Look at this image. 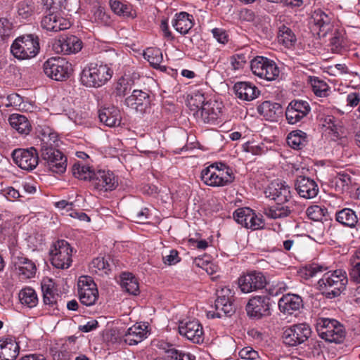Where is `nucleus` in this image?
<instances>
[{
	"instance_id": "5701e85b",
	"label": "nucleus",
	"mask_w": 360,
	"mask_h": 360,
	"mask_svg": "<svg viewBox=\"0 0 360 360\" xmlns=\"http://www.w3.org/2000/svg\"><path fill=\"white\" fill-rule=\"evenodd\" d=\"M278 308L284 314L291 315L303 307L302 297L295 294H286L278 301Z\"/></svg>"
},
{
	"instance_id": "09e8293b",
	"label": "nucleus",
	"mask_w": 360,
	"mask_h": 360,
	"mask_svg": "<svg viewBox=\"0 0 360 360\" xmlns=\"http://www.w3.org/2000/svg\"><path fill=\"white\" fill-rule=\"evenodd\" d=\"M327 269L328 267L324 265L313 263L306 265L304 267L301 269L300 271V274L301 277L305 279H309L310 278L316 276Z\"/></svg>"
},
{
	"instance_id": "2f4dec72",
	"label": "nucleus",
	"mask_w": 360,
	"mask_h": 360,
	"mask_svg": "<svg viewBox=\"0 0 360 360\" xmlns=\"http://www.w3.org/2000/svg\"><path fill=\"white\" fill-rule=\"evenodd\" d=\"M11 127L20 134H28L32 126L27 117L23 115L12 114L8 119Z\"/></svg>"
},
{
	"instance_id": "338daca9",
	"label": "nucleus",
	"mask_w": 360,
	"mask_h": 360,
	"mask_svg": "<svg viewBox=\"0 0 360 360\" xmlns=\"http://www.w3.org/2000/svg\"><path fill=\"white\" fill-rule=\"evenodd\" d=\"M149 210L146 207L141 210H133L131 212V217L138 223H144L148 218Z\"/></svg>"
},
{
	"instance_id": "39448f33",
	"label": "nucleus",
	"mask_w": 360,
	"mask_h": 360,
	"mask_svg": "<svg viewBox=\"0 0 360 360\" xmlns=\"http://www.w3.org/2000/svg\"><path fill=\"white\" fill-rule=\"evenodd\" d=\"M204 95L196 93L191 96L192 105L198 108L197 114L200 113L201 120L205 123H212L221 115L222 103L215 100L205 101Z\"/></svg>"
},
{
	"instance_id": "f257e3e1",
	"label": "nucleus",
	"mask_w": 360,
	"mask_h": 360,
	"mask_svg": "<svg viewBox=\"0 0 360 360\" xmlns=\"http://www.w3.org/2000/svg\"><path fill=\"white\" fill-rule=\"evenodd\" d=\"M348 283L347 273L342 269L325 273L317 283L318 289L326 298L333 299L341 295Z\"/></svg>"
},
{
	"instance_id": "0e129e2a",
	"label": "nucleus",
	"mask_w": 360,
	"mask_h": 360,
	"mask_svg": "<svg viewBox=\"0 0 360 360\" xmlns=\"http://www.w3.org/2000/svg\"><path fill=\"white\" fill-rule=\"evenodd\" d=\"M12 32V24L6 18H0V41L9 37Z\"/></svg>"
},
{
	"instance_id": "4d7b16f0",
	"label": "nucleus",
	"mask_w": 360,
	"mask_h": 360,
	"mask_svg": "<svg viewBox=\"0 0 360 360\" xmlns=\"http://www.w3.org/2000/svg\"><path fill=\"white\" fill-rule=\"evenodd\" d=\"M34 12V5L32 0H24L18 4V14L22 19H28Z\"/></svg>"
},
{
	"instance_id": "72a5a7b5",
	"label": "nucleus",
	"mask_w": 360,
	"mask_h": 360,
	"mask_svg": "<svg viewBox=\"0 0 360 360\" xmlns=\"http://www.w3.org/2000/svg\"><path fill=\"white\" fill-rule=\"evenodd\" d=\"M356 185L355 179L349 174L339 173L333 180L332 186L340 193L348 191Z\"/></svg>"
},
{
	"instance_id": "ddd939ff",
	"label": "nucleus",
	"mask_w": 360,
	"mask_h": 360,
	"mask_svg": "<svg viewBox=\"0 0 360 360\" xmlns=\"http://www.w3.org/2000/svg\"><path fill=\"white\" fill-rule=\"evenodd\" d=\"M11 156L19 167L27 171L34 169L39 162V154L34 147L15 149Z\"/></svg>"
},
{
	"instance_id": "c03bdc74",
	"label": "nucleus",
	"mask_w": 360,
	"mask_h": 360,
	"mask_svg": "<svg viewBox=\"0 0 360 360\" xmlns=\"http://www.w3.org/2000/svg\"><path fill=\"white\" fill-rule=\"evenodd\" d=\"M143 56L145 59H146L154 68L161 70L166 69L165 66L161 65L163 57L160 49L148 48L145 51Z\"/></svg>"
},
{
	"instance_id": "aec40b11",
	"label": "nucleus",
	"mask_w": 360,
	"mask_h": 360,
	"mask_svg": "<svg viewBox=\"0 0 360 360\" xmlns=\"http://www.w3.org/2000/svg\"><path fill=\"white\" fill-rule=\"evenodd\" d=\"M179 333L193 343L199 344L203 341L202 327L197 320L180 321Z\"/></svg>"
},
{
	"instance_id": "37998d69",
	"label": "nucleus",
	"mask_w": 360,
	"mask_h": 360,
	"mask_svg": "<svg viewBox=\"0 0 360 360\" xmlns=\"http://www.w3.org/2000/svg\"><path fill=\"white\" fill-rule=\"evenodd\" d=\"M278 39L279 43L287 48H292L297 41L296 36L292 30L283 24L278 27Z\"/></svg>"
},
{
	"instance_id": "412c9836",
	"label": "nucleus",
	"mask_w": 360,
	"mask_h": 360,
	"mask_svg": "<svg viewBox=\"0 0 360 360\" xmlns=\"http://www.w3.org/2000/svg\"><path fill=\"white\" fill-rule=\"evenodd\" d=\"M44 14L41 25L47 31L56 32L68 29L71 26L69 20L63 18L61 13H44Z\"/></svg>"
},
{
	"instance_id": "3c124183",
	"label": "nucleus",
	"mask_w": 360,
	"mask_h": 360,
	"mask_svg": "<svg viewBox=\"0 0 360 360\" xmlns=\"http://www.w3.org/2000/svg\"><path fill=\"white\" fill-rule=\"evenodd\" d=\"M72 174L75 177L82 179L91 181V177L94 175V171L84 165L75 163L72 168Z\"/></svg>"
},
{
	"instance_id": "58836bf2",
	"label": "nucleus",
	"mask_w": 360,
	"mask_h": 360,
	"mask_svg": "<svg viewBox=\"0 0 360 360\" xmlns=\"http://www.w3.org/2000/svg\"><path fill=\"white\" fill-rule=\"evenodd\" d=\"M41 290L43 292L44 302L45 304L53 307L57 304L59 295L55 292L56 290L54 288V283H53L52 280H44L41 283Z\"/></svg>"
},
{
	"instance_id": "e433bc0d",
	"label": "nucleus",
	"mask_w": 360,
	"mask_h": 360,
	"mask_svg": "<svg viewBox=\"0 0 360 360\" xmlns=\"http://www.w3.org/2000/svg\"><path fill=\"white\" fill-rule=\"evenodd\" d=\"M281 202H277L274 206L264 208V213L269 219H277L288 217L292 209L290 205H283Z\"/></svg>"
},
{
	"instance_id": "b1692460",
	"label": "nucleus",
	"mask_w": 360,
	"mask_h": 360,
	"mask_svg": "<svg viewBox=\"0 0 360 360\" xmlns=\"http://www.w3.org/2000/svg\"><path fill=\"white\" fill-rule=\"evenodd\" d=\"M14 270L22 279L31 278L34 276L37 267L32 260L24 257H14L12 260Z\"/></svg>"
},
{
	"instance_id": "ea45409f",
	"label": "nucleus",
	"mask_w": 360,
	"mask_h": 360,
	"mask_svg": "<svg viewBox=\"0 0 360 360\" xmlns=\"http://www.w3.org/2000/svg\"><path fill=\"white\" fill-rule=\"evenodd\" d=\"M349 276L351 282L360 284V248L349 259Z\"/></svg>"
},
{
	"instance_id": "69168bd1",
	"label": "nucleus",
	"mask_w": 360,
	"mask_h": 360,
	"mask_svg": "<svg viewBox=\"0 0 360 360\" xmlns=\"http://www.w3.org/2000/svg\"><path fill=\"white\" fill-rule=\"evenodd\" d=\"M131 91V86L127 81L124 78L119 79L116 84L115 94L117 96L124 97Z\"/></svg>"
},
{
	"instance_id": "864d4df0",
	"label": "nucleus",
	"mask_w": 360,
	"mask_h": 360,
	"mask_svg": "<svg viewBox=\"0 0 360 360\" xmlns=\"http://www.w3.org/2000/svg\"><path fill=\"white\" fill-rule=\"evenodd\" d=\"M67 0H43L44 13H60L65 8Z\"/></svg>"
},
{
	"instance_id": "a211bd4d",
	"label": "nucleus",
	"mask_w": 360,
	"mask_h": 360,
	"mask_svg": "<svg viewBox=\"0 0 360 360\" xmlns=\"http://www.w3.org/2000/svg\"><path fill=\"white\" fill-rule=\"evenodd\" d=\"M91 177V185L94 189L99 191L114 190L117 186L115 174L110 171L98 170L94 172Z\"/></svg>"
},
{
	"instance_id": "603ef678",
	"label": "nucleus",
	"mask_w": 360,
	"mask_h": 360,
	"mask_svg": "<svg viewBox=\"0 0 360 360\" xmlns=\"http://www.w3.org/2000/svg\"><path fill=\"white\" fill-rule=\"evenodd\" d=\"M247 226H243L246 229L252 231L261 230L265 226V222L262 215L257 214L253 210L249 213L248 218H246Z\"/></svg>"
},
{
	"instance_id": "393cba45",
	"label": "nucleus",
	"mask_w": 360,
	"mask_h": 360,
	"mask_svg": "<svg viewBox=\"0 0 360 360\" xmlns=\"http://www.w3.org/2000/svg\"><path fill=\"white\" fill-rule=\"evenodd\" d=\"M20 347L15 338L8 336L0 340V360H15L19 354Z\"/></svg>"
},
{
	"instance_id": "8fccbe9b",
	"label": "nucleus",
	"mask_w": 360,
	"mask_h": 360,
	"mask_svg": "<svg viewBox=\"0 0 360 360\" xmlns=\"http://www.w3.org/2000/svg\"><path fill=\"white\" fill-rule=\"evenodd\" d=\"M250 60V55L248 49L240 51L230 58L231 66L234 70L242 69Z\"/></svg>"
},
{
	"instance_id": "49530a36",
	"label": "nucleus",
	"mask_w": 360,
	"mask_h": 360,
	"mask_svg": "<svg viewBox=\"0 0 360 360\" xmlns=\"http://www.w3.org/2000/svg\"><path fill=\"white\" fill-rule=\"evenodd\" d=\"M306 213L310 219L316 221H327L329 217L326 207L316 205L309 206L307 209Z\"/></svg>"
},
{
	"instance_id": "7ed1b4c3",
	"label": "nucleus",
	"mask_w": 360,
	"mask_h": 360,
	"mask_svg": "<svg viewBox=\"0 0 360 360\" xmlns=\"http://www.w3.org/2000/svg\"><path fill=\"white\" fill-rule=\"evenodd\" d=\"M39 39L34 34H25L17 37L11 46L13 56L19 60L35 57L39 51Z\"/></svg>"
},
{
	"instance_id": "1a4fd4ad",
	"label": "nucleus",
	"mask_w": 360,
	"mask_h": 360,
	"mask_svg": "<svg viewBox=\"0 0 360 360\" xmlns=\"http://www.w3.org/2000/svg\"><path fill=\"white\" fill-rule=\"evenodd\" d=\"M250 68L254 75L268 81L276 79L280 72L274 61L263 56H257L251 60Z\"/></svg>"
},
{
	"instance_id": "680f3d73",
	"label": "nucleus",
	"mask_w": 360,
	"mask_h": 360,
	"mask_svg": "<svg viewBox=\"0 0 360 360\" xmlns=\"http://www.w3.org/2000/svg\"><path fill=\"white\" fill-rule=\"evenodd\" d=\"M102 58V61L104 65H107L108 67L112 66L115 63L118 61V55L114 49H109L103 52L100 56Z\"/></svg>"
},
{
	"instance_id": "c756f323",
	"label": "nucleus",
	"mask_w": 360,
	"mask_h": 360,
	"mask_svg": "<svg viewBox=\"0 0 360 360\" xmlns=\"http://www.w3.org/2000/svg\"><path fill=\"white\" fill-rule=\"evenodd\" d=\"M146 327L134 325L129 328L124 335V341L129 345H136L147 338Z\"/></svg>"
},
{
	"instance_id": "9b49d317",
	"label": "nucleus",
	"mask_w": 360,
	"mask_h": 360,
	"mask_svg": "<svg viewBox=\"0 0 360 360\" xmlns=\"http://www.w3.org/2000/svg\"><path fill=\"white\" fill-rule=\"evenodd\" d=\"M72 249L65 240H60L54 245V250H51V264L58 269H68L70 266Z\"/></svg>"
},
{
	"instance_id": "dca6fc26",
	"label": "nucleus",
	"mask_w": 360,
	"mask_h": 360,
	"mask_svg": "<svg viewBox=\"0 0 360 360\" xmlns=\"http://www.w3.org/2000/svg\"><path fill=\"white\" fill-rule=\"evenodd\" d=\"M266 284V278L260 271H250L238 278V286L243 293L262 290Z\"/></svg>"
},
{
	"instance_id": "de8ad7c7",
	"label": "nucleus",
	"mask_w": 360,
	"mask_h": 360,
	"mask_svg": "<svg viewBox=\"0 0 360 360\" xmlns=\"http://www.w3.org/2000/svg\"><path fill=\"white\" fill-rule=\"evenodd\" d=\"M308 82L311 84L312 90L316 96L325 97L328 95L329 86L326 82L316 77H309Z\"/></svg>"
},
{
	"instance_id": "79ce46f5",
	"label": "nucleus",
	"mask_w": 360,
	"mask_h": 360,
	"mask_svg": "<svg viewBox=\"0 0 360 360\" xmlns=\"http://www.w3.org/2000/svg\"><path fill=\"white\" fill-rule=\"evenodd\" d=\"M221 186H226L233 182L235 175L231 167L227 165L217 162H214Z\"/></svg>"
},
{
	"instance_id": "a19ab883",
	"label": "nucleus",
	"mask_w": 360,
	"mask_h": 360,
	"mask_svg": "<svg viewBox=\"0 0 360 360\" xmlns=\"http://www.w3.org/2000/svg\"><path fill=\"white\" fill-rule=\"evenodd\" d=\"M307 142V134L301 130L292 131L287 136L288 145L295 150L302 149Z\"/></svg>"
},
{
	"instance_id": "f3484780",
	"label": "nucleus",
	"mask_w": 360,
	"mask_h": 360,
	"mask_svg": "<svg viewBox=\"0 0 360 360\" xmlns=\"http://www.w3.org/2000/svg\"><path fill=\"white\" fill-rule=\"evenodd\" d=\"M311 111L309 103L302 100H293L288 105L285 117L289 124H295L305 118Z\"/></svg>"
},
{
	"instance_id": "f704fd0d",
	"label": "nucleus",
	"mask_w": 360,
	"mask_h": 360,
	"mask_svg": "<svg viewBox=\"0 0 360 360\" xmlns=\"http://www.w3.org/2000/svg\"><path fill=\"white\" fill-rule=\"evenodd\" d=\"M203 183L212 187H222L214 163L203 169L200 174Z\"/></svg>"
},
{
	"instance_id": "bf43d9fd",
	"label": "nucleus",
	"mask_w": 360,
	"mask_h": 360,
	"mask_svg": "<svg viewBox=\"0 0 360 360\" xmlns=\"http://www.w3.org/2000/svg\"><path fill=\"white\" fill-rule=\"evenodd\" d=\"M250 212H251L250 207L238 208L234 211L233 217L238 224H241L243 226H247L246 218H248Z\"/></svg>"
},
{
	"instance_id": "c85d7f7f",
	"label": "nucleus",
	"mask_w": 360,
	"mask_h": 360,
	"mask_svg": "<svg viewBox=\"0 0 360 360\" xmlns=\"http://www.w3.org/2000/svg\"><path fill=\"white\" fill-rule=\"evenodd\" d=\"M335 219L345 227L350 229L360 226V217L354 210L350 208H343L335 214Z\"/></svg>"
},
{
	"instance_id": "4468645a",
	"label": "nucleus",
	"mask_w": 360,
	"mask_h": 360,
	"mask_svg": "<svg viewBox=\"0 0 360 360\" xmlns=\"http://www.w3.org/2000/svg\"><path fill=\"white\" fill-rule=\"evenodd\" d=\"M78 295L80 302L86 306L95 304L98 298L96 284L89 276H82L77 284Z\"/></svg>"
},
{
	"instance_id": "cd10ccee",
	"label": "nucleus",
	"mask_w": 360,
	"mask_h": 360,
	"mask_svg": "<svg viewBox=\"0 0 360 360\" xmlns=\"http://www.w3.org/2000/svg\"><path fill=\"white\" fill-rule=\"evenodd\" d=\"M193 20L192 15L182 11L175 14L172 25L176 32L181 34H186L193 27Z\"/></svg>"
},
{
	"instance_id": "423d86ee",
	"label": "nucleus",
	"mask_w": 360,
	"mask_h": 360,
	"mask_svg": "<svg viewBox=\"0 0 360 360\" xmlns=\"http://www.w3.org/2000/svg\"><path fill=\"white\" fill-rule=\"evenodd\" d=\"M45 141L41 148L40 155L41 159L52 172L56 174L64 173L67 168L66 156L54 146H49L48 141Z\"/></svg>"
},
{
	"instance_id": "2eb2a0df",
	"label": "nucleus",
	"mask_w": 360,
	"mask_h": 360,
	"mask_svg": "<svg viewBox=\"0 0 360 360\" xmlns=\"http://www.w3.org/2000/svg\"><path fill=\"white\" fill-rule=\"evenodd\" d=\"M270 307V298L268 296H255L249 300L245 309L250 318L261 319L271 314Z\"/></svg>"
},
{
	"instance_id": "a878e982",
	"label": "nucleus",
	"mask_w": 360,
	"mask_h": 360,
	"mask_svg": "<svg viewBox=\"0 0 360 360\" xmlns=\"http://www.w3.org/2000/svg\"><path fill=\"white\" fill-rule=\"evenodd\" d=\"M98 118L101 122L110 127L119 126L122 120L120 110L115 106L99 110Z\"/></svg>"
},
{
	"instance_id": "774afa93",
	"label": "nucleus",
	"mask_w": 360,
	"mask_h": 360,
	"mask_svg": "<svg viewBox=\"0 0 360 360\" xmlns=\"http://www.w3.org/2000/svg\"><path fill=\"white\" fill-rule=\"evenodd\" d=\"M213 37L216 40L223 44L228 42L229 36L226 31L221 28H214L212 30Z\"/></svg>"
},
{
	"instance_id": "9d476101",
	"label": "nucleus",
	"mask_w": 360,
	"mask_h": 360,
	"mask_svg": "<svg viewBox=\"0 0 360 360\" xmlns=\"http://www.w3.org/2000/svg\"><path fill=\"white\" fill-rule=\"evenodd\" d=\"M152 96L149 90L134 89L131 95L124 99V105L141 114L146 112L150 108Z\"/></svg>"
},
{
	"instance_id": "0eeeda50",
	"label": "nucleus",
	"mask_w": 360,
	"mask_h": 360,
	"mask_svg": "<svg viewBox=\"0 0 360 360\" xmlns=\"http://www.w3.org/2000/svg\"><path fill=\"white\" fill-rule=\"evenodd\" d=\"M217 299L214 302V310L210 311L208 316L212 318H224L231 316L235 313L232 302L233 292L229 288L223 287L217 290Z\"/></svg>"
},
{
	"instance_id": "f03ea898",
	"label": "nucleus",
	"mask_w": 360,
	"mask_h": 360,
	"mask_svg": "<svg viewBox=\"0 0 360 360\" xmlns=\"http://www.w3.org/2000/svg\"><path fill=\"white\" fill-rule=\"evenodd\" d=\"M110 67L103 63H91L85 67L80 77L81 83L86 87L98 88L104 85L112 77Z\"/></svg>"
},
{
	"instance_id": "5fc2aeb1",
	"label": "nucleus",
	"mask_w": 360,
	"mask_h": 360,
	"mask_svg": "<svg viewBox=\"0 0 360 360\" xmlns=\"http://www.w3.org/2000/svg\"><path fill=\"white\" fill-rule=\"evenodd\" d=\"M242 360H266V356L263 352H259L251 347L242 348L238 353Z\"/></svg>"
},
{
	"instance_id": "6e6552de",
	"label": "nucleus",
	"mask_w": 360,
	"mask_h": 360,
	"mask_svg": "<svg viewBox=\"0 0 360 360\" xmlns=\"http://www.w3.org/2000/svg\"><path fill=\"white\" fill-rule=\"evenodd\" d=\"M71 70V64L63 58H51L44 63L45 75L56 81H63L68 79Z\"/></svg>"
},
{
	"instance_id": "6e6d98bb",
	"label": "nucleus",
	"mask_w": 360,
	"mask_h": 360,
	"mask_svg": "<svg viewBox=\"0 0 360 360\" xmlns=\"http://www.w3.org/2000/svg\"><path fill=\"white\" fill-rule=\"evenodd\" d=\"M90 268L93 272L100 274H107L110 271L108 261L102 257L94 259L90 264Z\"/></svg>"
},
{
	"instance_id": "c9c22d12",
	"label": "nucleus",
	"mask_w": 360,
	"mask_h": 360,
	"mask_svg": "<svg viewBox=\"0 0 360 360\" xmlns=\"http://www.w3.org/2000/svg\"><path fill=\"white\" fill-rule=\"evenodd\" d=\"M330 18L321 9H316L311 16V24L314 26V30H319V32H326L327 27L329 26Z\"/></svg>"
},
{
	"instance_id": "4be33fe9",
	"label": "nucleus",
	"mask_w": 360,
	"mask_h": 360,
	"mask_svg": "<svg viewBox=\"0 0 360 360\" xmlns=\"http://www.w3.org/2000/svg\"><path fill=\"white\" fill-rule=\"evenodd\" d=\"M295 188L298 195L305 199L315 198L319 193L316 182L309 177L299 176L295 181Z\"/></svg>"
},
{
	"instance_id": "7c9ffc66",
	"label": "nucleus",
	"mask_w": 360,
	"mask_h": 360,
	"mask_svg": "<svg viewBox=\"0 0 360 360\" xmlns=\"http://www.w3.org/2000/svg\"><path fill=\"white\" fill-rule=\"evenodd\" d=\"M82 42L75 36H69L59 39L56 45L60 48V51L64 54H72L79 52L82 49Z\"/></svg>"
},
{
	"instance_id": "20e7f679",
	"label": "nucleus",
	"mask_w": 360,
	"mask_h": 360,
	"mask_svg": "<svg viewBox=\"0 0 360 360\" xmlns=\"http://www.w3.org/2000/svg\"><path fill=\"white\" fill-rule=\"evenodd\" d=\"M316 329L321 338L330 342L340 343L345 336L343 326L334 319L318 318Z\"/></svg>"
},
{
	"instance_id": "052dcab7",
	"label": "nucleus",
	"mask_w": 360,
	"mask_h": 360,
	"mask_svg": "<svg viewBox=\"0 0 360 360\" xmlns=\"http://www.w3.org/2000/svg\"><path fill=\"white\" fill-rule=\"evenodd\" d=\"M337 122L333 116L329 115L325 117L323 126L330 129L334 136L338 138L340 136L342 127Z\"/></svg>"
},
{
	"instance_id": "f8f14e48",
	"label": "nucleus",
	"mask_w": 360,
	"mask_h": 360,
	"mask_svg": "<svg viewBox=\"0 0 360 360\" xmlns=\"http://www.w3.org/2000/svg\"><path fill=\"white\" fill-rule=\"evenodd\" d=\"M311 328L307 323H299L286 328L282 335L283 342L295 347L305 342L311 335Z\"/></svg>"
},
{
	"instance_id": "a18cd8bd",
	"label": "nucleus",
	"mask_w": 360,
	"mask_h": 360,
	"mask_svg": "<svg viewBox=\"0 0 360 360\" xmlns=\"http://www.w3.org/2000/svg\"><path fill=\"white\" fill-rule=\"evenodd\" d=\"M19 300L22 304L29 308L35 307L38 303V297L35 290L31 288H25L19 292Z\"/></svg>"
},
{
	"instance_id": "bb28decb",
	"label": "nucleus",
	"mask_w": 360,
	"mask_h": 360,
	"mask_svg": "<svg viewBox=\"0 0 360 360\" xmlns=\"http://www.w3.org/2000/svg\"><path fill=\"white\" fill-rule=\"evenodd\" d=\"M233 90L238 98L245 101H252L259 94V91L257 88L248 82L236 83L233 86Z\"/></svg>"
},
{
	"instance_id": "473e14b6",
	"label": "nucleus",
	"mask_w": 360,
	"mask_h": 360,
	"mask_svg": "<svg viewBox=\"0 0 360 360\" xmlns=\"http://www.w3.org/2000/svg\"><path fill=\"white\" fill-rule=\"evenodd\" d=\"M259 113L266 120H274L282 114V107L278 103L264 101L257 108Z\"/></svg>"
},
{
	"instance_id": "e2e57ef3",
	"label": "nucleus",
	"mask_w": 360,
	"mask_h": 360,
	"mask_svg": "<svg viewBox=\"0 0 360 360\" xmlns=\"http://www.w3.org/2000/svg\"><path fill=\"white\" fill-rule=\"evenodd\" d=\"M92 18L95 22L101 24H107L110 20L109 15L102 6H98L94 8Z\"/></svg>"
},
{
	"instance_id": "6ab92c4d",
	"label": "nucleus",
	"mask_w": 360,
	"mask_h": 360,
	"mask_svg": "<svg viewBox=\"0 0 360 360\" xmlns=\"http://www.w3.org/2000/svg\"><path fill=\"white\" fill-rule=\"evenodd\" d=\"M264 193L266 197L281 203L289 202L292 198L290 188L285 181L271 182L266 188Z\"/></svg>"
},
{
	"instance_id": "4c0bfd02",
	"label": "nucleus",
	"mask_w": 360,
	"mask_h": 360,
	"mask_svg": "<svg viewBox=\"0 0 360 360\" xmlns=\"http://www.w3.org/2000/svg\"><path fill=\"white\" fill-rule=\"evenodd\" d=\"M120 285L128 293L136 295L139 293V285L137 279L131 274L124 272L120 276Z\"/></svg>"
},
{
	"instance_id": "13d9d810",
	"label": "nucleus",
	"mask_w": 360,
	"mask_h": 360,
	"mask_svg": "<svg viewBox=\"0 0 360 360\" xmlns=\"http://www.w3.org/2000/svg\"><path fill=\"white\" fill-rule=\"evenodd\" d=\"M110 5L111 9L118 15L124 16H133L131 14V8L129 5L124 4L120 1H110Z\"/></svg>"
}]
</instances>
